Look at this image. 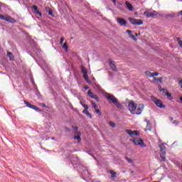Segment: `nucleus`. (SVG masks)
<instances>
[{
    "label": "nucleus",
    "mask_w": 182,
    "mask_h": 182,
    "mask_svg": "<svg viewBox=\"0 0 182 182\" xmlns=\"http://www.w3.org/2000/svg\"><path fill=\"white\" fill-rule=\"evenodd\" d=\"M107 99L109 100V102H112V103H114L118 109H122V104H120L119 102H117V98L114 97L113 95L107 94Z\"/></svg>",
    "instance_id": "f257e3e1"
},
{
    "label": "nucleus",
    "mask_w": 182,
    "mask_h": 182,
    "mask_svg": "<svg viewBox=\"0 0 182 182\" xmlns=\"http://www.w3.org/2000/svg\"><path fill=\"white\" fill-rule=\"evenodd\" d=\"M0 19H1V21H6V22H9V23H16V19L11 17V16L8 14L5 16L0 14Z\"/></svg>",
    "instance_id": "f03ea898"
},
{
    "label": "nucleus",
    "mask_w": 182,
    "mask_h": 182,
    "mask_svg": "<svg viewBox=\"0 0 182 182\" xmlns=\"http://www.w3.org/2000/svg\"><path fill=\"white\" fill-rule=\"evenodd\" d=\"M137 109V104L134 101H129L128 103V110L132 114H136V110Z\"/></svg>",
    "instance_id": "7ed1b4c3"
},
{
    "label": "nucleus",
    "mask_w": 182,
    "mask_h": 182,
    "mask_svg": "<svg viewBox=\"0 0 182 182\" xmlns=\"http://www.w3.org/2000/svg\"><path fill=\"white\" fill-rule=\"evenodd\" d=\"M151 99L154 103L157 106V107H159V109H164L166 107V105H163V101L161 100H159L154 96H151Z\"/></svg>",
    "instance_id": "20e7f679"
},
{
    "label": "nucleus",
    "mask_w": 182,
    "mask_h": 182,
    "mask_svg": "<svg viewBox=\"0 0 182 182\" xmlns=\"http://www.w3.org/2000/svg\"><path fill=\"white\" fill-rule=\"evenodd\" d=\"M159 149H161L160 157L162 161H166V145L164 144H160L159 145Z\"/></svg>",
    "instance_id": "39448f33"
},
{
    "label": "nucleus",
    "mask_w": 182,
    "mask_h": 182,
    "mask_svg": "<svg viewBox=\"0 0 182 182\" xmlns=\"http://www.w3.org/2000/svg\"><path fill=\"white\" fill-rule=\"evenodd\" d=\"M130 141H132L135 146H140V147H147V145L144 144V141L140 138L130 139Z\"/></svg>",
    "instance_id": "423d86ee"
},
{
    "label": "nucleus",
    "mask_w": 182,
    "mask_h": 182,
    "mask_svg": "<svg viewBox=\"0 0 182 182\" xmlns=\"http://www.w3.org/2000/svg\"><path fill=\"white\" fill-rule=\"evenodd\" d=\"M128 19H129L130 23H132V25H136V26L143 25L142 20L136 19V18H134L132 17H129Z\"/></svg>",
    "instance_id": "0eeeda50"
},
{
    "label": "nucleus",
    "mask_w": 182,
    "mask_h": 182,
    "mask_svg": "<svg viewBox=\"0 0 182 182\" xmlns=\"http://www.w3.org/2000/svg\"><path fill=\"white\" fill-rule=\"evenodd\" d=\"M117 22L120 26H126L127 25V21L123 18H117Z\"/></svg>",
    "instance_id": "6e6552de"
},
{
    "label": "nucleus",
    "mask_w": 182,
    "mask_h": 182,
    "mask_svg": "<svg viewBox=\"0 0 182 182\" xmlns=\"http://www.w3.org/2000/svg\"><path fill=\"white\" fill-rule=\"evenodd\" d=\"M24 103L27 107H29L30 109H33V110H36V112H39V107L33 105L32 104L29 103V102L24 100Z\"/></svg>",
    "instance_id": "1a4fd4ad"
},
{
    "label": "nucleus",
    "mask_w": 182,
    "mask_h": 182,
    "mask_svg": "<svg viewBox=\"0 0 182 182\" xmlns=\"http://www.w3.org/2000/svg\"><path fill=\"white\" fill-rule=\"evenodd\" d=\"M125 132L130 136V137H134V136H139L140 134L139 131H132V129H127Z\"/></svg>",
    "instance_id": "9d476101"
},
{
    "label": "nucleus",
    "mask_w": 182,
    "mask_h": 182,
    "mask_svg": "<svg viewBox=\"0 0 182 182\" xmlns=\"http://www.w3.org/2000/svg\"><path fill=\"white\" fill-rule=\"evenodd\" d=\"M160 92H163V93H164L165 96L167 97L168 100H173V95H171V93L167 92V90L166 88L161 89Z\"/></svg>",
    "instance_id": "9b49d317"
},
{
    "label": "nucleus",
    "mask_w": 182,
    "mask_h": 182,
    "mask_svg": "<svg viewBox=\"0 0 182 182\" xmlns=\"http://www.w3.org/2000/svg\"><path fill=\"white\" fill-rule=\"evenodd\" d=\"M136 112L135 111V114H141L143 110H144V105L139 104L138 107L136 106Z\"/></svg>",
    "instance_id": "f8f14e48"
},
{
    "label": "nucleus",
    "mask_w": 182,
    "mask_h": 182,
    "mask_svg": "<svg viewBox=\"0 0 182 182\" xmlns=\"http://www.w3.org/2000/svg\"><path fill=\"white\" fill-rule=\"evenodd\" d=\"M87 95L88 96H90V97H91V99H95L97 102H100L99 97H97V95L93 94V92H92L91 90H89L87 92Z\"/></svg>",
    "instance_id": "ddd939ff"
},
{
    "label": "nucleus",
    "mask_w": 182,
    "mask_h": 182,
    "mask_svg": "<svg viewBox=\"0 0 182 182\" xmlns=\"http://www.w3.org/2000/svg\"><path fill=\"white\" fill-rule=\"evenodd\" d=\"M33 9H34V12L35 14H36L37 15H39L40 16H42V13H41L40 11H38V6L33 5L32 6Z\"/></svg>",
    "instance_id": "4468645a"
},
{
    "label": "nucleus",
    "mask_w": 182,
    "mask_h": 182,
    "mask_svg": "<svg viewBox=\"0 0 182 182\" xmlns=\"http://www.w3.org/2000/svg\"><path fill=\"white\" fill-rule=\"evenodd\" d=\"M109 66L112 69V70H114V72H116L117 69L116 65H114V62H113L112 60H109Z\"/></svg>",
    "instance_id": "2eb2a0df"
},
{
    "label": "nucleus",
    "mask_w": 182,
    "mask_h": 182,
    "mask_svg": "<svg viewBox=\"0 0 182 182\" xmlns=\"http://www.w3.org/2000/svg\"><path fill=\"white\" fill-rule=\"evenodd\" d=\"M144 15L145 16H146V18H151V17L154 16V14L150 13V12H149V11H145V12L144 13Z\"/></svg>",
    "instance_id": "dca6fc26"
},
{
    "label": "nucleus",
    "mask_w": 182,
    "mask_h": 182,
    "mask_svg": "<svg viewBox=\"0 0 182 182\" xmlns=\"http://www.w3.org/2000/svg\"><path fill=\"white\" fill-rule=\"evenodd\" d=\"M125 5L127 8L129 9V11H133V6L129 1L125 2Z\"/></svg>",
    "instance_id": "f3484780"
},
{
    "label": "nucleus",
    "mask_w": 182,
    "mask_h": 182,
    "mask_svg": "<svg viewBox=\"0 0 182 182\" xmlns=\"http://www.w3.org/2000/svg\"><path fill=\"white\" fill-rule=\"evenodd\" d=\"M7 56L9 58V60H15V57L11 52H7Z\"/></svg>",
    "instance_id": "a211bd4d"
},
{
    "label": "nucleus",
    "mask_w": 182,
    "mask_h": 182,
    "mask_svg": "<svg viewBox=\"0 0 182 182\" xmlns=\"http://www.w3.org/2000/svg\"><path fill=\"white\" fill-rule=\"evenodd\" d=\"M82 113H84V114H86L87 116L90 117V119H92V114L89 113V111H87V109H84L82 111Z\"/></svg>",
    "instance_id": "6ab92c4d"
},
{
    "label": "nucleus",
    "mask_w": 182,
    "mask_h": 182,
    "mask_svg": "<svg viewBox=\"0 0 182 182\" xmlns=\"http://www.w3.org/2000/svg\"><path fill=\"white\" fill-rule=\"evenodd\" d=\"M145 75L148 77H153V73H151L150 71H146Z\"/></svg>",
    "instance_id": "aec40b11"
},
{
    "label": "nucleus",
    "mask_w": 182,
    "mask_h": 182,
    "mask_svg": "<svg viewBox=\"0 0 182 182\" xmlns=\"http://www.w3.org/2000/svg\"><path fill=\"white\" fill-rule=\"evenodd\" d=\"M83 77L87 83H91L90 80H89V76H87V74H84Z\"/></svg>",
    "instance_id": "412c9836"
},
{
    "label": "nucleus",
    "mask_w": 182,
    "mask_h": 182,
    "mask_svg": "<svg viewBox=\"0 0 182 182\" xmlns=\"http://www.w3.org/2000/svg\"><path fill=\"white\" fill-rule=\"evenodd\" d=\"M154 82H160V83H163V77H154Z\"/></svg>",
    "instance_id": "4be33fe9"
},
{
    "label": "nucleus",
    "mask_w": 182,
    "mask_h": 182,
    "mask_svg": "<svg viewBox=\"0 0 182 182\" xmlns=\"http://www.w3.org/2000/svg\"><path fill=\"white\" fill-rule=\"evenodd\" d=\"M81 71L82 73H83L84 75L87 74V70H86V68H85L83 65L81 66Z\"/></svg>",
    "instance_id": "5701e85b"
},
{
    "label": "nucleus",
    "mask_w": 182,
    "mask_h": 182,
    "mask_svg": "<svg viewBox=\"0 0 182 182\" xmlns=\"http://www.w3.org/2000/svg\"><path fill=\"white\" fill-rule=\"evenodd\" d=\"M63 49H65V50L66 52H68V49H69V46H68V43H64V44L63 45Z\"/></svg>",
    "instance_id": "b1692460"
},
{
    "label": "nucleus",
    "mask_w": 182,
    "mask_h": 182,
    "mask_svg": "<svg viewBox=\"0 0 182 182\" xmlns=\"http://www.w3.org/2000/svg\"><path fill=\"white\" fill-rule=\"evenodd\" d=\"M80 105H82V107H84L85 109L88 110L89 106L86 104H84L82 102H80Z\"/></svg>",
    "instance_id": "393cba45"
},
{
    "label": "nucleus",
    "mask_w": 182,
    "mask_h": 182,
    "mask_svg": "<svg viewBox=\"0 0 182 182\" xmlns=\"http://www.w3.org/2000/svg\"><path fill=\"white\" fill-rule=\"evenodd\" d=\"M74 139L76 140H78V143H80V141H82V138H80V135L74 136Z\"/></svg>",
    "instance_id": "a878e982"
},
{
    "label": "nucleus",
    "mask_w": 182,
    "mask_h": 182,
    "mask_svg": "<svg viewBox=\"0 0 182 182\" xmlns=\"http://www.w3.org/2000/svg\"><path fill=\"white\" fill-rule=\"evenodd\" d=\"M91 103H92V107L95 109V110H97V109H99V107L97 106V105H96V102H93L92 101Z\"/></svg>",
    "instance_id": "bb28decb"
},
{
    "label": "nucleus",
    "mask_w": 182,
    "mask_h": 182,
    "mask_svg": "<svg viewBox=\"0 0 182 182\" xmlns=\"http://www.w3.org/2000/svg\"><path fill=\"white\" fill-rule=\"evenodd\" d=\"M109 173H110V174H112V176H111V178H114V177H116V172H114V171H109Z\"/></svg>",
    "instance_id": "cd10ccee"
},
{
    "label": "nucleus",
    "mask_w": 182,
    "mask_h": 182,
    "mask_svg": "<svg viewBox=\"0 0 182 182\" xmlns=\"http://www.w3.org/2000/svg\"><path fill=\"white\" fill-rule=\"evenodd\" d=\"M125 159L127 160V161L128 163H129L130 164H133V160L127 156L125 157Z\"/></svg>",
    "instance_id": "c85d7f7f"
},
{
    "label": "nucleus",
    "mask_w": 182,
    "mask_h": 182,
    "mask_svg": "<svg viewBox=\"0 0 182 182\" xmlns=\"http://www.w3.org/2000/svg\"><path fill=\"white\" fill-rule=\"evenodd\" d=\"M109 124L110 127H112V128L116 127V124L114 122H112V121H110L109 122Z\"/></svg>",
    "instance_id": "c756f323"
},
{
    "label": "nucleus",
    "mask_w": 182,
    "mask_h": 182,
    "mask_svg": "<svg viewBox=\"0 0 182 182\" xmlns=\"http://www.w3.org/2000/svg\"><path fill=\"white\" fill-rule=\"evenodd\" d=\"M65 41V38L63 37H61L60 38V45H63V41Z\"/></svg>",
    "instance_id": "7c9ffc66"
},
{
    "label": "nucleus",
    "mask_w": 182,
    "mask_h": 182,
    "mask_svg": "<svg viewBox=\"0 0 182 182\" xmlns=\"http://www.w3.org/2000/svg\"><path fill=\"white\" fill-rule=\"evenodd\" d=\"M95 112H97V114H99V116H102V112H100V109H95Z\"/></svg>",
    "instance_id": "2f4dec72"
},
{
    "label": "nucleus",
    "mask_w": 182,
    "mask_h": 182,
    "mask_svg": "<svg viewBox=\"0 0 182 182\" xmlns=\"http://www.w3.org/2000/svg\"><path fill=\"white\" fill-rule=\"evenodd\" d=\"M127 33H128V35H129V38L132 36V35H133L132 33V31L131 30H127Z\"/></svg>",
    "instance_id": "473e14b6"
},
{
    "label": "nucleus",
    "mask_w": 182,
    "mask_h": 182,
    "mask_svg": "<svg viewBox=\"0 0 182 182\" xmlns=\"http://www.w3.org/2000/svg\"><path fill=\"white\" fill-rule=\"evenodd\" d=\"M129 38H132V39H133V41H137V38H136V36L134 35H131V37Z\"/></svg>",
    "instance_id": "72a5a7b5"
},
{
    "label": "nucleus",
    "mask_w": 182,
    "mask_h": 182,
    "mask_svg": "<svg viewBox=\"0 0 182 182\" xmlns=\"http://www.w3.org/2000/svg\"><path fill=\"white\" fill-rule=\"evenodd\" d=\"M39 106H41L42 107H48V106H46V105L43 103H40Z\"/></svg>",
    "instance_id": "f704fd0d"
},
{
    "label": "nucleus",
    "mask_w": 182,
    "mask_h": 182,
    "mask_svg": "<svg viewBox=\"0 0 182 182\" xmlns=\"http://www.w3.org/2000/svg\"><path fill=\"white\" fill-rule=\"evenodd\" d=\"M152 76L154 77V76H159V73H152Z\"/></svg>",
    "instance_id": "c9c22d12"
},
{
    "label": "nucleus",
    "mask_w": 182,
    "mask_h": 182,
    "mask_svg": "<svg viewBox=\"0 0 182 182\" xmlns=\"http://www.w3.org/2000/svg\"><path fill=\"white\" fill-rule=\"evenodd\" d=\"M75 134L80 135V132L78 130L74 131Z\"/></svg>",
    "instance_id": "e433bc0d"
},
{
    "label": "nucleus",
    "mask_w": 182,
    "mask_h": 182,
    "mask_svg": "<svg viewBox=\"0 0 182 182\" xmlns=\"http://www.w3.org/2000/svg\"><path fill=\"white\" fill-rule=\"evenodd\" d=\"M73 129H74V132H76V130L79 129V127H73Z\"/></svg>",
    "instance_id": "4c0bfd02"
},
{
    "label": "nucleus",
    "mask_w": 182,
    "mask_h": 182,
    "mask_svg": "<svg viewBox=\"0 0 182 182\" xmlns=\"http://www.w3.org/2000/svg\"><path fill=\"white\" fill-rule=\"evenodd\" d=\"M178 123H180V122L177 120L173 121V124H178Z\"/></svg>",
    "instance_id": "58836bf2"
},
{
    "label": "nucleus",
    "mask_w": 182,
    "mask_h": 182,
    "mask_svg": "<svg viewBox=\"0 0 182 182\" xmlns=\"http://www.w3.org/2000/svg\"><path fill=\"white\" fill-rule=\"evenodd\" d=\"M48 14H49L50 15H53V11H52V10H49V11H48Z\"/></svg>",
    "instance_id": "ea45409f"
},
{
    "label": "nucleus",
    "mask_w": 182,
    "mask_h": 182,
    "mask_svg": "<svg viewBox=\"0 0 182 182\" xmlns=\"http://www.w3.org/2000/svg\"><path fill=\"white\" fill-rule=\"evenodd\" d=\"M179 86H181V87L182 89V80H181L179 82Z\"/></svg>",
    "instance_id": "a19ab883"
},
{
    "label": "nucleus",
    "mask_w": 182,
    "mask_h": 182,
    "mask_svg": "<svg viewBox=\"0 0 182 182\" xmlns=\"http://www.w3.org/2000/svg\"><path fill=\"white\" fill-rule=\"evenodd\" d=\"M66 132H70V129H69L68 127H65Z\"/></svg>",
    "instance_id": "79ce46f5"
},
{
    "label": "nucleus",
    "mask_w": 182,
    "mask_h": 182,
    "mask_svg": "<svg viewBox=\"0 0 182 182\" xmlns=\"http://www.w3.org/2000/svg\"><path fill=\"white\" fill-rule=\"evenodd\" d=\"M112 1L114 4V5H116V0H112Z\"/></svg>",
    "instance_id": "37998d69"
},
{
    "label": "nucleus",
    "mask_w": 182,
    "mask_h": 182,
    "mask_svg": "<svg viewBox=\"0 0 182 182\" xmlns=\"http://www.w3.org/2000/svg\"><path fill=\"white\" fill-rule=\"evenodd\" d=\"M51 140H55V137H51Z\"/></svg>",
    "instance_id": "c03bdc74"
},
{
    "label": "nucleus",
    "mask_w": 182,
    "mask_h": 182,
    "mask_svg": "<svg viewBox=\"0 0 182 182\" xmlns=\"http://www.w3.org/2000/svg\"><path fill=\"white\" fill-rule=\"evenodd\" d=\"M135 36H139V35L137 33L135 34Z\"/></svg>",
    "instance_id": "a18cd8bd"
},
{
    "label": "nucleus",
    "mask_w": 182,
    "mask_h": 182,
    "mask_svg": "<svg viewBox=\"0 0 182 182\" xmlns=\"http://www.w3.org/2000/svg\"><path fill=\"white\" fill-rule=\"evenodd\" d=\"M181 15H182V11H180Z\"/></svg>",
    "instance_id": "49530a36"
},
{
    "label": "nucleus",
    "mask_w": 182,
    "mask_h": 182,
    "mask_svg": "<svg viewBox=\"0 0 182 182\" xmlns=\"http://www.w3.org/2000/svg\"><path fill=\"white\" fill-rule=\"evenodd\" d=\"M171 120H173V117H171Z\"/></svg>",
    "instance_id": "de8ad7c7"
},
{
    "label": "nucleus",
    "mask_w": 182,
    "mask_h": 182,
    "mask_svg": "<svg viewBox=\"0 0 182 182\" xmlns=\"http://www.w3.org/2000/svg\"><path fill=\"white\" fill-rule=\"evenodd\" d=\"M85 89H87V87H85Z\"/></svg>",
    "instance_id": "09e8293b"
}]
</instances>
